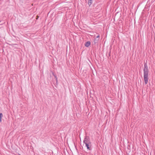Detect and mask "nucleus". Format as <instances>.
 Segmentation results:
<instances>
[{
  "instance_id": "7ed1b4c3",
  "label": "nucleus",
  "mask_w": 155,
  "mask_h": 155,
  "mask_svg": "<svg viewBox=\"0 0 155 155\" xmlns=\"http://www.w3.org/2000/svg\"><path fill=\"white\" fill-rule=\"evenodd\" d=\"M86 147H87V149L89 150H91V143H85Z\"/></svg>"
},
{
  "instance_id": "9d476101",
  "label": "nucleus",
  "mask_w": 155,
  "mask_h": 155,
  "mask_svg": "<svg viewBox=\"0 0 155 155\" xmlns=\"http://www.w3.org/2000/svg\"><path fill=\"white\" fill-rule=\"evenodd\" d=\"M100 37V35H97V36H96V38H99Z\"/></svg>"
},
{
  "instance_id": "f257e3e1",
  "label": "nucleus",
  "mask_w": 155,
  "mask_h": 155,
  "mask_svg": "<svg viewBox=\"0 0 155 155\" xmlns=\"http://www.w3.org/2000/svg\"><path fill=\"white\" fill-rule=\"evenodd\" d=\"M83 143L84 144L91 143L89 137L87 136L85 137L83 141Z\"/></svg>"
},
{
  "instance_id": "f03ea898",
  "label": "nucleus",
  "mask_w": 155,
  "mask_h": 155,
  "mask_svg": "<svg viewBox=\"0 0 155 155\" xmlns=\"http://www.w3.org/2000/svg\"><path fill=\"white\" fill-rule=\"evenodd\" d=\"M148 75L149 74H143L144 81L145 84H147L148 82Z\"/></svg>"
},
{
  "instance_id": "6e6552de",
  "label": "nucleus",
  "mask_w": 155,
  "mask_h": 155,
  "mask_svg": "<svg viewBox=\"0 0 155 155\" xmlns=\"http://www.w3.org/2000/svg\"><path fill=\"white\" fill-rule=\"evenodd\" d=\"M2 116H3V114H2V113H0V122H2Z\"/></svg>"
},
{
  "instance_id": "39448f33",
  "label": "nucleus",
  "mask_w": 155,
  "mask_h": 155,
  "mask_svg": "<svg viewBox=\"0 0 155 155\" xmlns=\"http://www.w3.org/2000/svg\"><path fill=\"white\" fill-rule=\"evenodd\" d=\"M90 44H91V42L89 41H88L85 43V46L86 47H87L90 46Z\"/></svg>"
},
{
  "instance_id": "20e7f679",
  "label": "nucleus",
  "mask_w": 155,
  "mask_h": 155,
  "mask_svg": "<svg viewBox=\"0 0 155 155\" xmlns=\"http://www.w3.org/2000/svg\"><path fill=\"white\" fill-rule=\"evenodd\" d=\"M143 74H149V71L148 69H143Z\"/></svg>"
},
{
  "instance_id": "423d86ee",
  "label": "nucleus",
  "mask_w": 155,
  "mask_h": 155,
  "mask_svg": "<svg viewBox=\"0 0 155 155\" xmlns=\"http://www.w3.org/2000/svg\"><path fill=\"white\" fill-rule=\"evenodd\" d=\"M93 2V0H88V4L90 6Z\"/></svg>"
},
{
  "instance_id": "1a4fd4ad",
  "label": "nucleus",
  "mask_w": 155,
  "mask_h": 155,
  "mask_svg": "<svg viewBox=\"0 0 155 155\" xmlns=\"http://www.w3.org/2000/svg\"><path fill=\"white\" fill-rule=\"evenodd\" d=\"M54 76L56 79V81H57V78L56 76L55 75H54Z\"/></svg>"
},
{
  "instance_id": "0eeeda50",
  "label": "nucleus",
  "mask_w": 155,
  "mask_h": 155,
  "mask_svg": "<svg viewBox=\"0 0 155 155\" xmlns=\"http://www.w3.org/2000/svg\"><path fill=\"white\" fill-rule=\"evenodd\" d=\"M144 69H148V66L147 64V62H146V63L144 62Z\"/></svg>"
}]
</instances>
